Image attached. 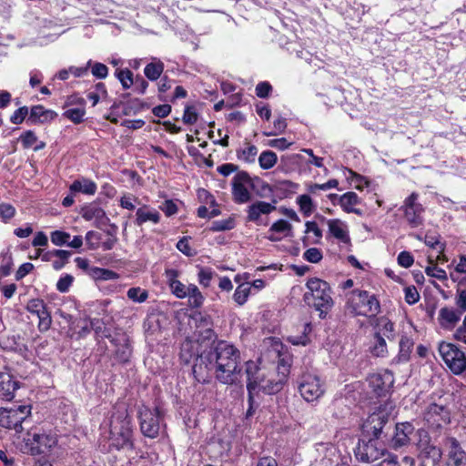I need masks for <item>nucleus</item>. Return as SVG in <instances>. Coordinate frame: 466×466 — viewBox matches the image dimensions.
<instances>
[{
  "label": "nucleus",
  "instance_id": "nucleus-60",
  "mask_svg": "<svg viewBox=\"0 0 466 466\" xmlns=\"http://www.w3.org/2000/svg\"><path fill=\"white\" fill-rule=\"evenodd\" d=\"M414 262L412 255L408 251H401L398 256V263L403 268H410Z\"/></svg>",
  "mask_w": 466,
  "mask_h": 466
},
{
  "label": "nucleus",
  "instance_id": "nucleus-50",
  "mask_svg": "<svg viewBox=\"0 0 466 466\" xmlns=\"http://www.w3.org/2000/svg\"><path fill=\"white\" fill-rule=\"evenodd\" d=\"M86 111L81 108H70L65 111L64 116L70 119L75 124H79L83 121Z\"/></svg>",
  "mask_w": 466,
  "mask_h": 466
},
{
  "label": "nucleus",
  "instance_id": "nucleus-33",
  "mask_svg": "<svg viewBox=\"0 0 466 466\" xmlns=\"http://www.w3.org/2000/svg\"><path fill=\"white\" fill-rule=\"evenodd\" d=\"M386 339H388L381 336L373 335L371 345L370 346V352L372 356L384 358L388 355Z\"/></svg>",
  "mask_w": 466,
  "mask_h": 466
},
{
  "label": "nucleus",
  "instance_id": "nucleus-4",
  "mask_svg": "<svg viewBox=\"0 0 466 466\" xmlns=\"http://www.w3.org/2000/svg\"><path fill=\"white\" fill-rule=\"evenodd\" d=\"M57 443L56 434L42 428L30 429L23 438L21 450L24 453L36 456L47 454Z\"/></svg>",
  "mask_w": 466,
  "mask_h": 466
},
{
  "label": "nucleus",
  "instance_id": "nucleus-14",
  "mask_svg": "<svg viewBox=\"0 0 466 466\" xmlns=\"http://www.w3.org/2000/svg\"><path fill=\"white\" fill-rule=\"evenodd\" d=\"M170 288L176 297L179 299L188 297V302L192 308L198 309L202 305L203 296L196 285L190 284L187 287L180 281H174Z\"/></svg>",
  "mask_w": 466,
  "mask_h": 466
},
{
  "label": "nucleus",
  "instance_id": "nucleus-56",
  "mask_svg": "<svg viewBox=\"0 0 466 466\" xmlns=\"http://www.w3.org/2000/svg\"><path fill=\"white\" fill-rule=\"evenodd\" d=\"M28 113L29 111L27 106H21L14 112V114L10 117V121L15 125L21 124L25 120Z\"/></svg>",
  "mask_w": 466,
  "mask_h": 466
},
{
  "label": "nucleus",
  "instance_id": "nucleus-37",
  "mask_svg": "<svg viewBox=\"0 0 466 466\" xmlns=\"http://www.w3.org/2000/svg\"><path fill=\"white\" fill-rule=\"evenodd\" d=\"M425 244L430 248L438 249L437 259L447 260L444 255L445 244L440 241V236L427 234L425 236Z\"/></svg>",
  "mask_w": 466,
  "mask_h": 466
},
{
  "label": "nucleus",
  "instance_id": "nucleus-45",
  "mask_svg": "<svg viewBox=\"0 0 466 466\" xmlns=\"http://www.w3.org/2000/svg\"><path fill=\"white\" fill-rule=\"evenodd\" d=\"M127 295L129 299L137 303H142L148 298V292L139 287L130 288Z\"/></svg>",
  "mask_w": 466,
  "mask_h": 466
},
{
  "label": "nucleus",
  "instance_id": "nucleus-19",
  "mask_svg": "<svg viewBox=\"0 0 466 466\" xmlns=\"http://www.w3.org/2000/svg\"><path fill=\"white\" fill-rule=\"evenodd\" d=\"M20 388V382L7 370L0 371V399L11 401L15 391Z\"/></svg>",
  "mask_w": 466,
  "mask_h": 466
},
{
  "label": "nucleus",
  "instance_id": "nucleus-39",
  "mask_svg": "<svg viewBox=\"0 0 466 466\" xmlns=\"http://www.w3.org/2000/svg\"><path fill=\"white\" fill-rule=\"evenodd\" d=\"M297 204L299 207L300 212H302L305 217H309L315 209L311 198L307 194L299 196L297 198Z\"/></svg>",
  "mask_w": 466,
  "mask_h": 466
},
{
  "label": "nucleus",
  "instance_id": "nucleus-42",
  "mask_svg": "<svg viewBox=\"0 0 466 466\" xmlns=\"http://www.w3.org/2000/svg\"><path fill=\"white\" fill-rule=\"evenodd\" d=\"M115 76L119 80L124 89L130 88L134 84L133 73L128 68L116 69Z\"/></svg>",
  "mask_w": 466,
  "mask_h": 466
},
{
  "label": "nucleus",
  "instance_id": "nucleus-1",
  "mask_svg": "<svg viewBox=\"0 0 466 466\" xmlns=\"http://www.w3.org/2000/svg\"><path fill=\"white\" fill-rule=\"evenodd\" d=\"M217 336L211 329H206V341L212 340L207 360L212 366L216 379L222 384L231 385L240 376V351L233 344L215 341Z\"/></svg>",
  "mask_w": 466,
  "mask_h": 466
},
{
  "label": "nucleus",
  "instance_id": "nucleus-61",
  "mask_svg": "<svg viewBox=\"0 0 466 466\" xmlns=\"http://www.w3.org/2000/svg\"><path fill=\"white\" fill-rule=\"evenodd\" d=\"M272 87L268 82H260L256 86V95L258 97L266 98L268 96Z\"/></svg>",
  "mask_w": 466,
  "mask_h": 466
},
{
  "label": "nucleus",
  "instance_id": "nucleus-11",
  "mask_svg": "<svg viewBox=\"0 0 466 466\" xmlns=\"http://www.w3.org/2000/svg\"><path fill=\"white\" fill-rule=\"evenodd\" d=\"M385 453V448L374 438H370L368 441L360 440L354 449L356 459L365 463L373 462L384 456Z\"/></svg>",
  "mask_w": 466,
  "mask_h": 466
},
{
  "label": "nucleus",
  "instance_id": "nucleus-43",
  "mask_svg": "<svg viewBox=\"0 0 466 466\" xmlns=\"http://www.w3.org/2000/svg\"><path fill=\"white\" fill-rule=\"evenodd\" d=\"M250 290H251V287L249 286L248 283L240 284L236 289L234 295H233V299H234L235 302L239 306L244 305L249 296Z\"/></svg>",
  "mask_w": 466,
  "mask_h": 466
},
{
  "label": "nucleus",
  "instance_id": "nucleus-21",
  "mask_svg": "<svg viewBox=\"0 0 466 466\" xmlns=\"http://www.w3.org/2000/svg\"><path fill=\"white\" fill-rule=\"evenodd\" d=\"M414 432V427L410 422L397 423L395 433L391 439V446L394 449L401 448L410 443V435Z\"/></svg>",
  "mask_w": 466,
  "mask_h": 466
},
{
  "label": "nucleus",
  "instance_id": "nucleus-26",
  "mask_svg": "<svg viewBox=\"0 0 466 466\" xmlns=\"http://www.w3.org/2000/svg\"><path fill=\"white\" fill-rule=\"evenodd\" d=\"M449 445V459L454 466H461L466 464V451L461 448L460 442L454 437L447 439Z\"/></svg>",
  "mask_w": 466,
  "mask_h": 466
},
{
  "label": "nucleus",
  "instance_id": "nucleus-18",
  "mask_svg": "<svg viewBox=\"0 0 466 466\" xmlns=\"http://www.w3.org/2000/svg\"><path fill=\"white\" fill-rule=\"evenodd\" d=\"M81 216L86 221H93L97 228H103L110 222L106 211L94 202L82 208Z\"/></svg>",
  "mask_w": 466,
  "mask_h": 466
},
{
  "label": "nucleus",
  "instance_id": "nucleus-47",
  "mask_svg": "<svg viewBox=\"0 0 466 466\" xmlns=\"http://www.w3.org/2000/svg\"><path fill=\"white\" fill-rule=\"evenodd\" d=\"M441 451L435 447L431 448V455H422L420 461L422 466H440Z\"/></svg>",
  "mask_w": 466,
  "mask_h": 466
},
{
  "label": "nucleus",
  "instance_id": "nucleus-12",
  "mask_svg": "<svg viewBox=\"0 0 466 466\" xmlns=\"http://www.w3.org/2000/svg\"><path fill=\"white\" fill-rule=\"evenodd\" d=\"M290 364L284 358L279 359L277 366V379H268L264 377V381H261L258 389L261 390L266 394H275L283 389L287 382L289 374Z\"/></svg>",
  "mask_w": 466,
  "mask_h": 466
},
{
  "label": "nucleus",
  "instance_id": "nucleus-57",
  "mask_svg": "<svg viewBox=\"0 0 466 466\" xmlns=\"http://www.w3.org/2000/svg\"><path fill=\"white\" fill-rule=\"evenodd\" d=\"M420 299V294L414 286H410L405 289V301L413 305Z\"/></svg>",
  "mask_w": 466,
  "mask_h": 466
},
{
  "label": "nucleus",
  "instance_id": "nucleus-32",
  "mask_svg": "<svg viewBox=\"0 0 466 466\" xmlns=\"http://www.w3.org/2000/svg\"><path fill=\"white\" fill-rule=\"evenodd\" d=\"M439 352L445 364L449 367L451 361L457 356L461 357V350H460L454 344L441 342L439 346Z\"/></svg>",
  "mask_w": 466,
  "mask_h": 466
},
{
  "label": "nucleus",
  "instance_id": "nucleus-15",
  "mask_svg": "<svg viewBox=\"0 0 466 466\" xmlns=\"http://www.w3.org/2000/svg\"><path fill=\"white\" fill-rule=\"evenodd\" d=\"M112 345L116 348V359L122 363L129 360L132 354L130 339L126 332L116 331L112 336H107Z\"/></svg>",
  "mask_w": 466,
  "mask_h": 466
},
{
  "label": "nucleus",
  "instance_id": "nucleus-25",
  "mask_svg": "<svg viewBox=\"0 0 466 466\" xmlns=\"http://www.w3.org/2000/svg\"><path fill=\"white\" fill-rule=\"evenodd\" d=\"M275 209L276 206L274 204L265 201H257L248 207L247 219L248 221L258 223L261 215H268Z\"/></svg>",
  "mask_w": 466,
  "mask_h": 466
},
{
  "label": "nucleus",
  "instance_id": "nucleus-17",
  "mask_svg": "<svg viewBox=\"0 0 466 466\" xmlns=\"http://www.w3.org/2000/svg\"><path fill=\"white\" fill-rule=\"evenodd\" d=\"M368 383L374 394L384 396L393 386L394 376L390 370H385L383 373L371 374L368 378Z\"/></svg>",
  "mask_w": 466,
  "mask_h": 466
},
{
  "label": "nucleus",
  "instance_id": "nucleus-2",
  "mask_svg": "<svg viewBox=\"0 0 466 466\" xmlns=\"http://www.w3.org/2000/svg\"><path fill=\"white\" fill-rule=\"evenodd\" d=\"M109 435L111 445L117 450H133L131 417L124 405L114 407L109 421Z\"/></svg>",
  "mask_w": 466,
  "mask_h": 466
},
{
  "label": "nucleus",
  "instance_id": "nucleus-22",
  "mask_svg": "<svg viewBox=\"0 0 466 466\" xmlns=\"http://www.w3.org/2000/svg\"><path fill=\"white\" fill-rule=\"evenodd\" d=\"M57 114L50 109H46L41 105H36L31 107L27 123L30 125L44 124L54 120Z\"/></svg>",
  "mask_w": 466,
  "mask_h": 466
},
{
  "label": "nucleus",
  "instance_id": "nucleus-52",
  "mask_svg": "<svg viewBox=\"0 0 466 466\" xmlns=\"http://www.w3.org/2000/svg\"><path fill=\"white\" fill-rule=\"evenodd\" d=\"M73 281L74 277L72 275L66 274L58 279L56 283V289L62 293H66L69 290Z\"/></svg>",
  "mask_w": 466,
  "mask_h": 466
},
{
  "label": "nucleus",
  "instance_id": "nucleus-20",
  "mask_svg": "<svg viewBox=\"0 0 466 466\" xmlns=\"http://www.w3.org/2000/svg\"><path fill=\"white\" fill-rule=\"evenodd\" d=\"M370 325L373 328V335L387 338L389 340L395 339L394 323L385 316L372 317Z\"/></svg>",
  "mask_w": 466,
  "mask_h": 466
},
{
  "label": "nucleus",
  "instance_id": "nucleus-49",
  "mask_svg": "<svg viewBox=\"0 0 466 466\" xmlns=\"http://www.w3.org/2000/svg\"><path fill=\"white\" fill-rule=\"evenodd\" d=\"M50 239L54 245L61 247L67 245L70 239V234L62 230H55L51 232Z\"/></svg>",
  "mask_w": 466,
  "mask_h": 466
},
{
  "label": "nucleus",
  "instance_id": "nucleus-24",
  "mask_svg": "<svg viewBox=\"0 0 466 466\" xmlns=\"http://www.w3.org/2000/svg\"><path fill=\"white\" fill-rule=\"evenodd\" d=\"M461 315L462 312L459 309L441 308L439 311V323L445 329H452L461 319Z\"/></svg>",
  "mask_w": 466,
  "mask_h": 466
},
{
  "label": "nucleus",
  "instance_id": "nucleus-10",
  "mask_svg": "<svg viewBox=\"0 0 466 466\" xmlns=\"http://www.w3.org/2000/svg\"><path fill=\"white\" fill-rule=\"evenodd\" d=\"M298 390L301 397L308 402L319 400L325 392L324 383L313 373H303L298 379Z\"/></svg>",
  "mask_w": 466,
  "mask_h": 466
},
{
  "label": "nucleus",
  "instance_id": "nucleus-38",
  "mask_svg": "<svg viewBox=\"0 0 466 466\" xmlns=\"http://www.w3.org/2000/svg\"><path fill=\"white\" fill-rule=\"evenodd\" d=\"M53 254H55L56 258H54L55 259L52 262V266L54 269L60 270L68 262L72 252L64 249H54Z\"/></svg>",
  "mask_w": 466,
  "mask_h": 466
},
{
  "label": "nucleus",
  "instance_id": "nucleus-13",
  "mask_svg": "<svg viewBox=\"0 0 466 466\" xmlns=\"http://www.w3.org/2000/svg\"><path fill=\"white\" fill-rule=\"evenodd\" d=\"M419 194L412 192L403 202L402 209L404 218L411 228H418L422 225V213L424 208L418 202Z\"/></svg>",
  "mask_w": 466,
  "mask_h": 466
},
{
  "label": "nucleus",
  "instance_id": "nucleus-64",
  "mask_svg": "<svg viewBox=\"0 0 466 466\" xmlns=\"http://www.w3.org/2000/svg\"><path fill=\"white\" fill-rule=\"evenodd\" d=\"M160 209L166 214V216L170 217L177 212V206L173 200H166L160 206Z\"/></svg>",
  "mask_w": 466,
  "mask_h": 466
},
{
  "label": "nucleus",
  "instance_id": "nucleus-9",
  "mask_svg": "<svg viewBox=\"0 0 466 466\" xmlns=\"http://www.w3.org/2000/svg\"><path fill=\"white\" fill-rule=\"evenodd\" d=\"M139 426L145 437L155 439L159 435L163 412L158 408L142 407L138 411Z\"/></svg>",
  "mask_w": 466,
  "mask_h": 466
},
{
  "label": "nucleus",
  "instance_id": "nucleus-7",
  "mask_svg": "<svg viewBox=\"0 0 466 466\" xmlns=\"http://www.w3.org/2000/svg\"><path fill=\"white\" fill-rule=\"evenodd\" d=\"M31 405H18L11 408H0V427L14 430L15 432L23 431V422L31 416Z\"/></svg>",
  "mask_w": 466,
  "mask_h": 466
},
{
  "label": "nucleus",
  "instance_id": "nucleus-41",
  "mask_svg": "<svg viewBox=\"0 0 466 466\" xmlns=\"http://www.w3.org/2000/svg\"><path fill=\"white\" fill-rule=\"evenodd\" d=\"M360 198L355 192H347L339 198V205L345 212L350 211L354 206L359 204Z\"/></svg>",
  "mask_w": 466,
  "mask_h": 466
},
{
  "label": "nucleus",
  "instance_id": "nucleus-59",
  "mask_svg": "<svg viewBox=\"0 0 466 466\" xmlns=\"http://www.w3.org/2000/svg\"><path fill=\"white\" fill-rule=\"evenodd\" d=\"M195 360H196V362L193 364V367H192V373H193L195 379L198 382H201L202 381V364H203L202 355L198 354L195 358Z\"/></svg>",
  "mask_w": 466,
  "mask_h": 466
},
{
  "label": "nucleus",
  "instance_id": "nucleus-63",
  "mask_svg": "<svg viewBox=\"0 0 466 466\" xmlns=\"http://www.w3.org/2000/svg\"><path fill=\"white\" fill-rule=\"evenodd\" d=\"M455 303L461 312L466 311V289H457Z\"/></svg>",
  "mask_w": 466,
  "mask_h": 466
},
{
  "label": "nucleus",
  "instance_id": "nucleus-3",
  "mask_svg": "<svg viewBox=\"0 0 466 466\" xmlns=\"http://www.w3.org/2000/svg\"><path fill=\"white\" fill-rule=\"evenodd\" d=\"M306 286L309 291L304 294L305 302L319 311L320 319H324L334 304L329 283L318 278H311Z\"/></svg>",
  "mask_w": 466,
  "mask_h": 466
},
{
  "label": "nucleus",
  "instance_id": "nucleus-34",
  "mask_svg": "<svg viewBox=\"0 0 466 466\" xmlns=\"http://www.w3.org/2000/svg\"><path fill=\"white\" fill-rule=\"evenodd\" d=\"M164 71V64L162 61L154 58L153 61L147 64L144 69V74L150 81H156L159 78Z\"/></svg>",
  "mask_w": 466,
  "mask_h": 466
},
{
  "label": "nucleus",
  "instance_id": "nucleus-16",
  "mask_svg": "<svg viewBox=\"0 0 466 466\" xmlns=\"http://www.w3.org/2000/svg\"><path fill=\"white\" fill-rule=\"evenodd\" d=\"M26 309L38 319V329L41 332L47 331L52 324V318L50 312L46 309L44 300L35 299L28 301Z\"/></svg>",
  "mask_w": 466,
  "mask_h": 466
},
{
  "label": "nucleus",
  "instance_id": "nucleus-6",
  "mask_svg": "<svg viewBox=\"0 0 466 466\" xmlns=\"http://www.w3.org/2000/svg\"><path fill=\"white\" fill-rule=\"evenodd\" d=\"M393 408L392 403L380 405L364 422V432L368 435H371L372 438L376 440L386 436L384 430L388 429V424L390 422Z\"/></svg>",
  "mask_w": 466,
  "mask_h": 466
},
{
  "label": "nucleus",
  "instance_id": "nucleus-54",
  "mask_svg": "<svg viewBox=\"0 0 466 466\" xmlns=\"http://www.w3.org/2000/svg\"><path fill=\"white\" fill-rule=\"evenodd\" d=\"M20 141L22 142L23 144V147L25 148H29V147H32L34 144H35L37 142V137L35 136V134L31 131V130H27L25 132H24L20 137H19Z\"/></svg>",
  "mask_w": 466,
  "mask_h": 466
},
{
  "label": "nucleus",
  "instance_id": "nucleus-23",
  "mask_svg": "<svg viewBox=\"0 0 466 466\" xmlns=\"http://www.w3.org/2000/svg\"><path fill=\"white\" fill-rule=\"evenodd\" d=\"M425 419L428 422L441 426V423H446L450 420L449 412L444 406L436 403H431L428 406Z\"/></svg>",
  "mask_w": 466,
  "mask_h": 466
},
{
  "label": "nucleus",
  "instance_id": "nucleus-5",
  "mask_svg": "<svg viewBox=\"0 0 466 466\" xmlns=\"http://www.w3.org/2000/svg\"><path fill=\"white\" fill-rule=\"evenodd\" d=\"M346 308L353 315L370 319L380 311V304L376 296L360 289H354L348 295Z\"/></svg>",
  "mask_w": 466,
  "mask_h": 466
},
{
  "label": "nucleus",
  "instance_id": "nucleus-62",
  "mask_svg": "<svg viewBox=\"0 0 466 466\" xmlns=\"http://www.w3.org/2000/svg\"><path fill=\"white\" fill-rule=\"evenodd\" d=\"M15 214V208L10 204H0V216L4 220L12 218Z\"/></svg>",
  "mask_w": 466,
  "mask_h": 466
},
{
  "label": "nucleus",
  "instance_id": "nucleus-48",
  "mask_svg": "<svg viewBox=\"0 0 466 466\" xmlns=\"http://www.w3.org/2000/svg\"><path fill=\"white\" fill-rule=\"evenodd\" d=\"M449 369L456 375L466 371V356L461 351V357L457 356L449 365Z\"/></svg>",
  "mask_w": 466,
  "mask_h": 466
},
{
  "label": "nucleus",
  "instance_id": "nucleus-35",
  "mask_svg": "<svg viewBox=\"0 0 466 466\" xmlns=\"http://www.w3.org/2000/svg\"><path fill=\"white\" fill-rule=\"evenodd\" d=\"M257 154V147L249 143H246L243 147H240L237 150L238 158L246 163H253Z\"/></svg>",
  "mask_w": 466,
  "mask_h": 466
},
{
  "label": "nucleus",
  "instance_id": "nucleus-27",
  "mask_svg": "<svg viewBox=\"0 0 466 466\" xmlns=\"http://www.w3.org/2000/svg\"><path fill=\"white\" fill-rule=\"evenodd\" d=\"M247 390L258 389L261 381H264V375L260 374L258 365L252 360L246 362Z\"/></svg>",
  "mask_w": 466,
  "mask_h": 466
},
{
  "label": "nucleus",
  "instance_id": "nucleus-30",
  "mask_svg": "<svg viewBox=\"0 0 466 466\" xmlns=\"http://www.w3.org/2000/svg\"><path fill=\"white\" fill-rule=\"evenodd\" d=\"M73 193H83L86 195L93 196L96 194L97 187L96 184L89 178L80 177L75 180L69 187Z\"/></svg>",
  "mask_w": 466,
  "mask_h": 466
},
{
  "label": "nucleus",
  "instance_id": "nucleus-58",
  "mask_svg": "<svg viewBox=\"0 0 466 466\" xmlns=\"http://www.w3.org/2000/svg\"><path fill=\"white\" fill-rule=\"evenodd\" d=\"M425 272L428 276L436 278L440 280L447 279L446 271L444 269L438 268L435 265L427 267Z\"/></svg>",
  "mask_w": 466,
  "mask_h": 466
},
{
  "label": "nucleus",
  "instance_id": "nucleus-40",
  "mask_svg": "<svg viewBox=\"0 0 466 466\" xmlns=\"http://www.w3.org/2000/svg\"><path fill=\"white\" fill-rule=\"evenodd\" d=\"M278 160V157L275 152L271 150L263 151L258 157V164L262 169H269L273 167Z\"/></svg>",
  "mask_w": 466,
  "mask_h": 466
},
{
  "label": "nucleus",
  "instance_id": "nucleus-36",
  "mask_svg": "<svg viewBox=\"0 0 466 466\" xmlns=\"http://www.w3.org/2000/svg\"><path fill=\"white\" fill-rule=\"evenodd\" d=\"M90 276L96 280L117 279L118 274L113 270L93 267L89 269Z\"/></svg>",
  "mask_w": 466,
  "mask_h": 466
},
{
  "label": "nucleus",
  "instance_id": "nucleus-29",
  "mask_svg": "<svg viewBox=\"0 0 466 466\" xmlns=\"http://www.w3.org/2000/svg\"><path fill=\"white\" fill-rule=\"evenodd\" d=\"M327 225L329 228V232L335 238L339 239L343 243H347L350 241L348 227L345 224V222L341 221L340 219L334 218L329 219L327 221Z\"/></svg>",
  "mask_w": 466,
  "mask_h": 466
},
{
  "label": "nucleus",
  "instance_id": "nucleus-8",
  "mask_svg": "<svg viewBox=\"0 0 466 466\" xmlns=\"http://www.w3.org/2000/svg\"><path fill=\"white\" fill-rule=\"evenodd\" d=\"M260 178H252L246 171H239L233 177L231 181L232 199L237 204H245L251 200L252 195L249 189L255 188V182Z\"/></svg>",
  "mask_w": 466,
  "mask_h": 466
},
{
  "label": "nucleus",
  "instance_id": "nucleus-53",
  "mask_svg": "<svg viewBox=\"0 0 466 466\" xmlns=\"http://www.w3.org/2000/svg\"><path fill=\"white\" fill-rule=\"evenodd\" d=\"M91 73L96 78L104 79L108 75V68L105 64L96 62L91 67Z\"/></svg>",
  "mask_w": 466,
  "mask_h": 466
},
{
  "label": "nucleus",
  "instance_id": "nucleus-31",
  "mask_svg": "<svg viewBox=\"0 0 466 466\" xmlns=\"http://www.w3.org/2000/svg\"><path fill=\"white\" fill-rule=\"evenodd\" d=\"M414 346L412 339L407 336H401L400 340V350L399 354L392 360V363L399 364L400 362H406L410 360V356Z\"/></svg>",
  "mask_w": 466,
  "mask_h": 466
},
{
  "label": "nucleus",
  "instance_id": "nucleus-44",
  "mask_svg": "<svg viewBox=\"0 0 466 466\" xmlns=\"http://www.w3.org/2000/svg\"><path fill=\"white\" fill-rule=\"evenodd\" d=\"M235 226V219L229 217L226 219L213 221L209 228L212 231H226L234 228Z\"/></svg>",
  "mask_w": 466,
  "mask_h": 466
},
{
  "label": "nucleus",
  "instance_id": "nucleus-55",
  "mask_svg": "<svg viewBox=\"0 0 466 466\" xmlns=\"http://www.w3.org/2000/svg\"><path fill=\"white\" fill-rule=\"evenodd\" d=\"M291 228V224L289 223L287 220L279 219L271 225L269 231L275 233H284L286 231L290 230Z\"/></svg>",
  "mask_w": 466,
  "mask_h": 466
},
{
  "label": "nucleus",
  "instance_id": "nucleus-28",
  "mask_svg": "<svg viewBox=\"0 0 466 466\" xmlns=\"http://www.w3.org/2000/svg\"><path fill=\"white\" fill-rule=\"evenodd\" d=\"M160 220L159 212L148 206H143L137 209L136 212V225L142 226L147 222L157 224Z\"/></svg>",
  "mask_w": 466,
  "mask_h": 466
},
{
  "label": "nucleus",
  "instance_id": "nucleus-51",
  "mask_svg": "<svg viewBox=\"0 0 466 466\" xmlns=\"http://www.w3.org/2000/svg\"><path fill=\"white\" fill-rule=\"evenodd\" d=\"M322 252L318 248H308L303 253V258L310 263H319L322 259Z\"/></svg>",
  "mask_w": 466,
  "mask_h": 466
},
{
  "label": "nucleus",
  "instance_id": "nucleus-46",
  "mask_svg": "<svg viewBox=\"0 0 466 466\" xmlns=\"http://www.w3.org/2000/svg\"><path fill=\"white\" fill-rule=\"evenodd\" d=\"M311 331L310 323H307L304 325L303 332L301 335L297 336H289L288 340L293 345H302L305 346L309 342L308 333Z\"/></svg>",
  "mask_w": 466,
  "mask_h": 466
}]
</instances>
